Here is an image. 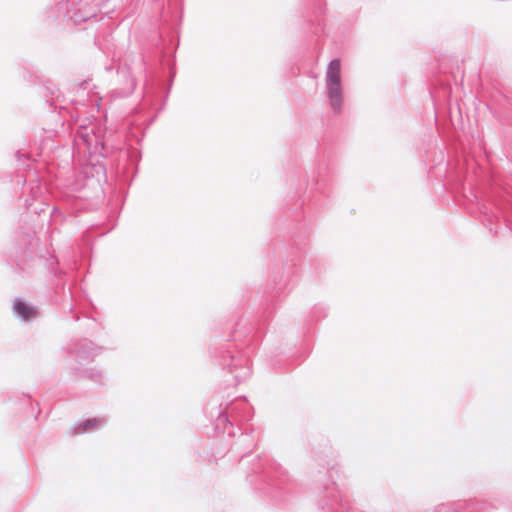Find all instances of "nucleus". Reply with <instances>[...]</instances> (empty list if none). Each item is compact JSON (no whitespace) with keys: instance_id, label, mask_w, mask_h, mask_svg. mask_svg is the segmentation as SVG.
I'll return each instance as SVG.
<instances>
[{"instance_id":"f257e3e1","label":"nucleus","mask_w":512,"mask_h":512,"mask_svg":"<svg viewBox=\"0 0 512 512\" xmlns=\"http://www.w3.org/2000/svg\"><path fill=\"white\" fill-rule=\"evenodd\" d=\"M341 65L338 59L332 60L327 70V85L341 84Z\"/></svg>"},{"instance_id":"f03ea898","label":"nucleus","mask_w":512,"mask_h":512,"mask_svg":"<svg viewBox=\"0 0 512 512\" xmlns=\"http://www.w3.org/2000/svg\"><path fill=\"white\" fill-rule=\"evenodd\" d=\"M329 97L331 100L332 106L339 110L341 107L342 99H341V84L337 85H328Z\"/></svg>"},{"instance_id":"7ed1b4c3","label":"nucleus","mask_w":512,"mask_h":512,"mask_svg":"<svg viewBox=\"0 0 512 512\" xmlns=\"http://www.w3.org/2000/svg\"><path fill=\"white\" fill-rule=\"evenodd\" d=\"M14 310L23 319H30L36 315V311L22 301H17L14 304Z\"/></svg>"},{"instance_id":"20e7f679","label":"nucleus","mask_w":512,"mask_h":512,"mask_svg":"<svg viewBox=\"0 0 512 512\" xmlns=\"http://www.w3.org/2000/svg\"><path fill=\"white\" fill-rule=\"evenodd\" d=\"M100 424V422L96 419H90V420H87L83 425H82V432L84 431H88L90 429H93L95 427H97L98 425Z\"/></svg>"}]
</instances>
